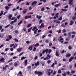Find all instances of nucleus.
Masks as SVG:
<instances>
[{
	"label": "nucleus",
	"instance_id": "6e6d98bb",
	"mask_svg": "<svg viewBox=\"0 0 76 76\" xmlns=\"http://www.w3.org/2000/svg\"><path fill=\"white\" fill-rule=\"evenodd\" d=\"M66 52V51H64V50H62V52L61 53L62 54L63 53H64V52Z\"/></svg>",
	"mask_w": 76,
	"mask_h": 76
},
{
	"label": "nucleus",
	"instance_id": "5fc2aeb1",
	"mask_svg": "<svg viewBox=\"0 0 76 76\" xmlns=\"http://www.w3.org/2000/svg\"><path fill=\"white\" fill-rule=\"evenodd\" d=\"M47 56L49 58H51V56H50V55L49 54H48L47 55Z\"/></svg>",
	"mask_w": 76,
	"mask_h": 76
},
{
	"label": "nucleus",
	"instance_id": "0e129e2a",
	"mask_svg": "<svg viewBox=\"0 0 76 76\" xmlns=\"http://www.w3.org/2000/svg\"><path fill=\"white\" fill-rule=\"evenodd\" d=\"M51 62V61L50 60H48L47 61V63L49 64Z\"/></svg>",
	"mask_w": 76,
	"mask_h": 76
},
{
	"label": "nucleus",
	"instance_id": "37998d69",
	"mask_svg": "<svg viewBox=\"0 0 76 76\" xmlns=\"http://www.w3.org/2000/svg\"><path fill=\"white\" fill-rule=\"evenodd\" d=\"M13 5V4L11 3L8 4H7V5L9 6H12Z\"/></svg>",
	"mask_w": 76,
	"mask_h": 76
},
{
	"label": "nucleus",
	"instance_id": "680f3d73",
	"mask_svg": "<svg viewBox=\"0 0 76 76\" xmlns=\"http://www.w3.org/2000/svg\"><path fill=\"white\" fill-rule=\"evenodd\" d=\"M14 44H11L10 45V47H12V46H14Z\"/></svg>",
	"mask_w": 76,
	"mask_h": 76
},
{
	"label": "nucleus",
	"instance_id": "5701e85b",
	"mask_svg": "<svg viewBox=\"0 0 76 76\" xmlns=\"http://www.w3.org/2000/svg\"><path fill=\"white\" fill-rule=\"evenodd\" d=\"M23 22V21H22V20H21V21H19L18 24V25H19L20 24H21Z\"/></svg>",
	"mask_w": 76,
	"mask_h": 76
},
{
	"label": "nucleus",
	"instance_id": "bb28decb",
	"mask_svg": "<svg viewBox=\"0 0 76 76\" xmlns=\"http://www.w3.org/2000/svg\"><path fill=\"white\" fill-rule=\"evenodd\" d=\"M40 1H43L44 3H45L47 2V0H40Z\"/></svg>",
	"mask_w": 76,
	"mask_h": 76
},
{
	"label": "nucleus",
	"instance_id": "f8f14e48",
	"mask_svg": "<svg viewBox=\"0 0 76 76\" xmlns=\"http://www.w3.org/2000/svg\"><path fill=\"white\" fill-rule=\"evenodd\" d=\"M34 65L35 66H37L39 65V62L38 61L37 62V63L35 62L34 63Z\"/></svg>",
	"mask_w": 76,
	"mask_h": 76
},
{
	"label": "nucleus",
	"instance_id": "7ed1b4c3",
	"mask_svg": "<svg viewBox=\"0 0 76 76\" xmlns=\"http://www.w3.org/2000/svg\"><path fill=\"white\" fill-rule=\"evenodd\" d=\"M64 39L62 38V36H60L58 38V40L61 43H63V40H64Z\"/></svg>",
	"mask_w": 76,
	"mask_h": 76
},
{
	"label": "nucleus",
	"instance_id": "9d476101",
	"mask_svg": "<svg viewBox=\"0 0 76 76\" xmlns=\"http://www.w3.org/2000/svg\"><path fill=\"white\" fill-rule=\"evenodd\" d=\"M4 58H2L0 59V61L2 63H4L5 62Z\"/></svg>",
	"mask_w": 76,
	"mask_h": 76
},
{
	"label": "nucleus",
	"instance_id": "c756f323",
	"mask_svg": "<svg viewBox=\"0 0 76 76\" xmlns=\"http://www.w3.org/2000/svg\"><path fill=\"white\" fill-rule=\"evenodd\" d=\"M26 58V57H24L23 56L22 58H21V60H23L24 59H25Z\"/></svg>",
	"mask_w": 76,
	"mask_h": 76
},
{
	"label": "nucleus",
	"instance_id": "a18cd8bd",
	"mask_svg": "<svg viewBox=\"0 0 76 76\" xmlns=\"http://www.w3.org/2000/svg\"><path fill=\"white\" fill-rule=\"evenodd\" d=\"M21 17V15H18L17 17V18L18 19H19Z\"/></svg>",
	"mask_w": 76,
	"mask_h": 76
},
{
	"label": "nucleus",
	"instance_id": "a19ab883",
	"mask_svg": "<svg viewBox=\"0 0 76 76\" xmlns=\"http://www.w3.org/2000/svg\"><path fill=\"white\" fill-rule=\"evenodd\" d=\"M62 20V16H61L60 17L58 18V20Z\"/></svg>",
	"mask_w": 76,
	"mask_h": 76
},
{
	"label": "nucleus",
	"instance_id": "69168bd1",
	"mask_svg": "<svg viewBox=\"0 0 76 76\" xmlns=\"http://www.w3.org/2000/svg\"><path fill=\"white\" fill-rule=\"evenodd\" d=\"M31 68V66H28V69H30Z\"/></svg>",
	"mask_w": 76,
	"mask_h": 76
},
{
	"label": "nucleus",
	"instance_id": "09e8293b",
	"mask_svg": "<svg viewBox=\"0 0 76 76\" xmlns=\"http://www.w3.org/2000/svg\"><path fill=\"white\" fill-rule=\"evenodd\" d=\"M71 73L72 74L75 73V71L72 70L71 71Z\"/></svg>",
	"mask_w": 76,
	"mask_h": 76
},
{
	"label": "nucleus",
	"instance_id": "473e14b6",
	"mask_svg": "<svg viewBox=\"0 0 76 76\" xmlns=\"http://www.w3.org/2000/svg\"><path fill=\"white\" fill-rule=\"evenodd\" d=\"M56 55L57 56H59V54L58 53V52L57 51H56Z\"/></svg>",
	"mask_w": 76,
	"mask_h": 76
},
{
	"label": "nucleus",
	"instance_id": "412c9836",
	"mask_svg": "<svg viewBox=\"0 0 76 76\" xmlns=\"http://www.w3.org/2000/svg\"><path fill=\"white\" fill-rule=\"evenodd\" d=\"M5 8L7 11H8L9 9V7L8 6H5Z\"/></svg>",
	"mask_w": 76,
	"mask_h": 76
},
{
	"label": "nucleus",
	"instance_id": "e2e57ef3",
	"mask_svg": "<svg viewBox=\"0 0 76 76\" xmlns=\"http://www.w3.org/2000/svg\"><path fill=\"white\" fill-rule=\"evenodd\" d=\"M53 33V31L52 30H50L49 31V33L50 34H52Z\"/></svg>",
	"mask_w": 76,
	"mask_h": 76
},
{
	"label": "nucleus",
	"instance_id": "423d86ee",
	"mask_svg": "<svg viewBox=\"0 0 76 76\" xmlns=\"http://www.w3.org/2000/svg\"><path fill=\"white\" fill-rule=\"evenodd\" d=\"M7 67H9V66L8 65H6V66H3V71H4V70H6V69H7Z\"/></svg>",
	"mask_w": 76,
	"mask_h": 76
},
{
	"label": "nucleus",
	"instance_id": "338daca9",
	"mask_svg": "<svg viewBox=\"0 0 76 76\" xmlns=\"http://www.w3.org/2000/svg\"><path fill=\"white\" fill-rule=\"evenodd\" d=\"M75 37V35H72L71 37V38L72 39L73 38H74Z\"/></svg>",
	"mask_w": 76,
	"mask_h": 76
},
{
	"label": "nucleus",
	"instance_id": "c03bdc74",
	"mask_svg": "<svg viewBox=\"0 0 76 76\" xmlns=\"http://www.w3.org/2000/svg\"><path fill=\"white\" fill-rule=\"evenodd\" d=\"M14 23V22H13V21H11V22L10 23V24L11 25H12Z\"/></svg>",
	"mask_w": 76,
	"mask_h": 76
},
{
	"label": "nucleus",
	"instance_id": "ea45409f",
	"mask_svg": "<svg viewBox=\"0 0 76 76\" xmlns=\"http://www.w3.org/2000/svg\"><path fill=\"white\" fill-rule=\"evenodd\" d=\"M53 44L52 42H50V43H49V46L50 47L52 46Z\"/></svg>",
	"mask_w": 76,
	"mask_h": 76
},
{
	"label": "nucleus",
	"instance_id": "f03ea898",
	"mask_svg": "<svg viewBox=\"0 0 76 76\" xmlns=\"http://www.w3.org/2000/svg\"><path fill=\"white\" fill-rule=\"evenodd\" d=\"M47 71L48 72V76H50L51 74H53V70H51V69H47ZM51 71V72H50Z\"/></svg>",
	"mask_w": 76,
	"mask_h": 76
},
{
	"label": "nucleus",
	"instance_id": "7c9ffc66",
	"mask_svg": "<svg viewBox=\"0 0 76 76\" xmlns=\"http://www.w3.org/2000/svg\"><path fill=\"white\" fill-rule=\"evenodd\" d=\"M73 0H69V4H71V3H72V2H73Z\"/></svg>",
	"mask_w": 76,
	"mask_h": 76
},
{
	"label": "nucleus",
	"instance_id": "4be33fe9",
	"mask_svg": "<svg viewBox=\"0 0 76 76\" xmlns=\"http://www.w3.org/2000/svg\"><path fill=\"white\" fill-rule=\"evenodd\" d=\"M33 49V47L32 46H29L28 48V50H30V51H31Z\"/></svg>",
	"mask_w": 76,
	"mask_h": 76
},
{
	"label": "nucleus",
	"instance_id": "a878e982",
	"mask_svg": "<svg viewBox=\"0 0 76 76\" xmlns=\"http://www.w3.org/2000/svg\"><path fill=\"white\" fill-rule=\"evenodd\" d=\"M31 26V24L30 23V24H28V26H27V28H29Z\"/></svg>",
	"mask_w": 76,
	"mask_h": 76
},
{
	"label": "nucleus",
	"instance_id": "e433bc0d",
	"mask_svg": "<svg viewBox=\"0 0 76 76\" xmlns=\"http://www.w3.org/2000/svg\"><path fill=\"white\" fill-rule=\"evenodd\" d=\"M14 28V27L12 25H10V28L11 29H12Z\"/></svg>",
	"mask_w": 76,
	"mask_h": 76
},
{
	"label": "nucleus",
	"instance_id": "a211bd4d",
	"mask_svg": "<svg viewBox=\"0 0 76 76\" xmlns=\"http://www.w3.org/2000/svg\"><path fill=\"white\" fill-rule=\"evenodd\" d=\"M24 63L25 65V66H27L28 64V60H26L24 61Z\"/></svg>",
	"mask_w": 76,
	"mask_h": 76
},
{
	"label": "nucleus",
	"instance_id": "1a4fd4ad",
	"mask_svg": "<svg viewBox=\"0 0 76 76\" xmlns=\"http://www.w3.org/2000/svg\"><path fill=\"white\" fill-rule=\"evenodd\" d=\"M22 74L21 71H20L18 72V74L17 75V76H21L22 75Z\"/></svg>",
	"mask_w": 76,
	"mask_h": 76
},
{
	"label": "nucleus",
	"instance_id": "603ef678",
	"mask_svg": "<svg viewBox=\"0 0 76 76\" xmlns=\"http://www.w3.org/2000/svg\"><path fill=\"white\" fill-rule=\"evenodd\" d=\"M68 48L69 50H71L72 48L71 47V46H69L68 47Z\"/></svg>",
	"mask_w": 76,
	"mask_h": 76
},
{
	"label": "nucleus",
	"instance_id": "4c0bfd02",
	"mask_svg": "<svg viewBox=\"0 0 76 76\" xmlns=\"http://www.w3.org/2000/svg\"><path fill=\"white\" fill-rule=\"evenodd\" d=\"M43 22V20H40L39 21V24H40L41 23H42Z\"/></svg>",
	"mask_w": 76,
	"mask_h": 76
},
{
	"label": "nucleus",
	"instance_id": "c9c22d12",
	"mask_svg": "<svg viewBox=\"0 0 76 76\" xmlns=\"http://www.w3.org/2000/svg\"><path fill=\"white\" fill-rule=\"evenodd\" d=\"M3 14V11H1V13H0V16H1Z\"/></svg>",
	"mask_w": 76,
	"mask_h": 76
},
{
	"label": "nucleus",
	"instance_id": "72a5a7b5",
	"mask_svg": "<svg viewBox=\"0 0 76 76\" xmlns=\"http://www.w3.org/2000/svg\"><path fill=\"white\" fill-rule=\"evenodd\" d=\"M47 60H49V59H50V58H48V57H46V58H44V59L45 60H47Z\"/></svg>",
	"mask_w": 76,
	"mask_h": 76
},
{
	"label": "nucleus",
	"instance_id": "bf43d9fd",
	"mask_svg": "<svg viewBox=\"0 0 76 76\" xmlns=\"http://www.w3.org/2000/svg\"><path fill=\"white\" fill-rule=\"evenodd\" d=\"M39 55H40V57H42L43 56V54H42V53H39Z\"/></svg>",
	"mask_w": 76,
	"mask_h": 76
},
{
	"label": "nucleus",
	"instance_id": "864d4df0",
	"mask_svg": "<svg viewBox=\"0 0 76 76\" xmlns=\"http://www.w3.org/2000/svg\"><path fill=\"white\" fill-rule=\"evenodd\" d=\"M55 65V64L54 63H53L52 64V65L51 66V67H53Z\"/></svg>",
	"mask_w": 76,
	"mask_h": 76
},
{
	"label": "nucleus",
	"instance_id": "774afa93",
	"mask_svg": "<svg viewBox=\"0 0 76 76\" xmlns=\"http://www.w3.org/2000/svg\"><path fill=\"white\" fill-rule=\"evenodd\" d=\"M62 75L63 76H66V73L62 74Z\"/></svg>",
	"mask_w": 76,
	"mask_h": 76
},
{
	"label": "nucleus",
	"instance_id": "aec40b11",
	"mask_svg": "<svg viewBox=\"0 0 76 76\" xmlns=\"http://www.w3.org/2000/svg\"><path fill=\"white\" fill-rule=\"evenodd\" d=\"M32 28H33L32 27H30V28H28V32H30L31 31Z\"/></svg>",
	"mask_w": 76,
	"mask_h": 76
},
{
	"label": "nucleus",
	"instance_id": "6ab92c4d",
	"mask_svg": "<svg viewBox=\"0 0 76 76\" xmlns=\"http://www.w3.org/2000/svg\"><path fill=\"white\" fill-rule=\"evenodd\" d=\"M12 14H9V16H8V17L9 18V19H11L12 18Z\"/></svg>",
	"mask_w": 76,
	"mask_h": 76
},
{
	"label": "nucleus",
	"instance_id": "f704fd0d",
	"mask_svg": "<svg viewBox=\"0 0 76 76\" xmlns=\"http://www.w3.org/2000/svg\"><path fill=\"white\" fill-rule=\"evenodd\" d=\"M18 66V64L17 62H15L14 63V66Z\"/></svg>",
	"mask_w": 76,
	"mask_h": 76
},
{
	"label": "nucleus",
	"instance_id": "79ce46f5",
	"mask_svg": "<svg viewBox=\"0 0 76 76\" xmlns=\"http://www.w3.org/2000/svg\"><path fill=\"white\" fill-rule=\"evenodd\" d=\"M72 19L73 20H74L75 19H76V17L75 16H74L73 17Z\"/></svg>",
	"mask_w": 76,
	"mask_h": 76
},
{
	"label": "nucleus",
	"instance_id": "052dcab7",
	"mask_svg": "<svg viewBox=\"0 0 76 76\" xmlns=\"http://www.w3.org/2000/svg\"><path fill=\"white\" fill-rule=\"evenodd\" d=\"M66 30L65 29H64L62 30V32L64 33L66 32Z\"/></svg>",
	"mask_w": 76,
	"mask_h": 76
},
{
	"label": "nucleus",
	"instance_id": "4d7b16f0",
	"mask_svg": "<svg viewBox=\"0 0 76 76\" xmlns=\"http://www.w3.org/2000/svg\"><path fill=\"white\" fill-rule=\"evenodd\" d=\"M38 58V57L37 56H36L35 57L34 59L35 60H36Z\"/></svg>",
	"mask_w": 76,
	"mask_h": 76
},
{
	"label": "nucleus",
	"instance_id": "dca6fc26",
	"mask_svg": "<svg viewBox=\"0 0 76 76\" xmlns=\"http://www.w3.org/2000/svg\"><path fill=\"white\" fill-rule=\"evenodd\" d=\"M60 4H61L60 3H58V4H56L54 5V7L57 8V7H58V6H59L60 5Z\"/></svg>",
	"mask_w": 76,
	"mask_h": 76
},
{
	"label": "nucleus",
	"instance_id": "393cba45",
	"mask_svg": "<svg viewBox=\"0 0 76 76\" xmlns=\"http://www.w3.org/2000/svg\"><path fill=\"white\" fill-rule=\"evenodd\" d=\"M70 40V37H68L67 38H66L65 39V40L66 41H69V40Z\"/></svg>",
	"mask_w": 76,
	"mask_h": 76
},
{
	"label": "nucleus",
	"instance_id": "39448f33",
	"mask_svg": "<svg viewBox=\"0 0 76 76\" xmlns=\"http://www.w3.org/2000/svg\"><path fill=\"white\" fill-rule=\"evenodd\" d=\"M34 73L38 75V76H40L43 74L42 72H41L35 71Z\"/></svg>",
	"mask_w": 76,
	"mask_h": 76
},
{
	"label": "nucleus",
	"instance_id": "4468645a",
	"mask_svg": "<svg viewBox=\"0 0 76 76\" xmlns=\"http://www.w3.org/2000/svg\"><path fill=\"white\" fill-rule=\"evenodd\" d=\"M22 48H18L17 49V51L18 52H20L22 51Z\"/></svg>",
	"mask_w": 76,
	"mask_h": 76
},
{
	"label": "nucleus",
	"instance_id": "13d9d810",
	"mask_svg": "<svg viewBox=\"0 0 76 76\" xmlns=\"http://www.w3.org/2000/svg\"><path fill=\"white\" fill-rule=\"evenodd\" d=\"M32 16L31 15H30L29 16H28V18H31Z\"/></svg>",
	"mask_w": 76,
	"mask_h": 76
},
{
	"label": "nucleus",
	"instance_id": "20e7f679",
	"mask_svg": "<svg viewBox=\"0 0 76 76\" xmlns=\"http://www.w3.org/2000/svg\"><path fill=\"white\" fill-rule=\"evenodd\" d=\"M32 31H34V33L35 34H37V31L38 30V28H37V27L36 26H35L32 29Z\"/></svg>",
	"mask_w": 76,
	"mask_h": 76
},
{
	"label": "nucleus",
	"instance_id": "f3484780",
	"mask_svg": "<svg viewBox=\"0 0 76 76\" xmlns=\"http://www.w3.org/2000/svg\"><path fill=\"white\" fill-rule=\"evenodd\" d=\"M27 9H25L24 11H23V14H25L27 12Z\"/></svg>",
	"mask_w": 76,
	"mask_h": 76
},
{
	"label": "nucleus",
	"instance_id": "f257e3e1",
	"mask_svg": "<svg viewBox=\"0 0 76 76\" xmlns=\"http://www.w3.org/2000/svg\"><path fill=\"white\" fill-rule=\"evenodd\" d=\"M52 52V50L51 49H50L49 50L48 49H46L45 50H43L42 52V54H44L45 53V52L46 54L48 53V54H50Z\"/></svg>",
	"mask_w": 76,
	"mask_h": 76
},
{
	"label": "nucleus",
	"instance_id": "6e6552de",
	"mask_svg": "<svg viewBox=\"0 0 76 76\" xmlns=\"http://www.w3.org/2000/svg\"><path fill=\"white\" fill-rule=\"evenodd\" d=\"M37 3V1H35L32 2L31 3V5H34V4L36 5Z\"/></svg>",
	"mask_w": 76,
	"mask_h": 76
},
{
	"label": "nucleus",
	"instance_id": "2f4dec72",
	"mask_svg": "<svg viewBox=\"0 0 76 76\" xmlns=\"http://www.w3.org/2000/svg\"><path fill=\"white\" fill-rule=\"evenodd\" d=\"M58 15H59V13H56V14L55 16L57 18L58 17Z\"/></svg>",
	"mask_w": 76,
	"mask_h": 76
},
{
	"label": "nucleus",
	"instance_id": "cd10ccee",
	"mask_svg": "<svg viewBox=\"0 0 76 76\" xmlns=\"http://www.w3.org/2000/svg\"><path fill=\"white\" fill-rule=\"evenodd\" d=\"M14 40L15 41V42H18L19 41V40L18 39H17L15 38V39H13V40Z\"/></svg>",
	"mask_w": 76,
	"mask_h": 76
},
{
	"label": "nucleus",
	"instance_id": "49530a36",
	"mask_svg": "<svg viewBox=\"0 0 76 76\" xmlns=\"http://www.w3.org/2000/svg\"><path fill=\"white\" fill-rule=\"evenodd\" d=\"M10 24H8V25H7V26H5V28H8L10 27Z\"/></svg>",
	"mask_w": 76,
	"mask_h": 76
},
{
	"label": "nucleus",
	"instance_id": "c85d7f7f",
	"mask_svg": "<svg viewBox=\"0 0 76 76\" xmlns=\"http://www.w3.org/2000/svg\"><path fill=\"white\" fill-rule=\"evenodd\" d=\"M61 10L62 11H63L64 12H66V11H67V10H66V9H61Z\"/></svg>",
	"mask_w": 76,
	"mask_h": 76
},
{
	"label": "nucleus",
	"instance_id": "ddd939ff",
	"mask_svg": "<svg viewBox=\"0 0 76 76\" xmlns=\"http://www.w3.org/2000/svg\"><path fill=\"white\" fill-rule=\"evenodd\" d=\"M70 56H71V54L69 53L66 54L65 56L66 57V58L70 57Z\"/></svg>",
	"mask_w": 76,
	"mask_h": 76
},
{
	"label": "nucleus",
	"instance_id": "58836bf2",
	"mask_svg": "<svg viewBox=\"0 0 76 76\" xmlns=\"http://www.w3.org/2000/svg\"><path fill=\"white\" fill-rule=\"evenodd\" d=\"M17 18H15V19L13 21V22H14V23H15L17 21Z\"/></svg>",
	"mask_w": 76,
	"mask_h": 76
},
{
	"label": "nucleus",
	"instance_id": "8fccbe9b",
	"mask_svg": "<svg viewBox=\"0 0 76 76\" xmlns=\"http://www.w3.org/2000/svg\"><path fill=\"white\" fill-rule=\"evenodd\" d=\"M1 55H6V54L5 53H1Z\"/></svg>",
	"mask_w": 76,
	"mask_h": 76
},
{
	"label": "nucleus",
	"instance_id": "2eb2a0df",
	"mask_svg": "<svg viewBox=\"0 0 76 76\" xmlns=\"http://www.w3.org/2000/svg\"><path fill=\"white\" fill-rule=\"evenodd\" d=\"M73 23H74V21L72 20L71 21H70V23H69V25L70 26H72L73 25Z\"/></svg>",
	"mask_w": 76,
	"mask_h": 76
},
{
	"label": "nucleus",
	"instance_id": "9b49d317",
	"mask_svg": "<svg viewBox=\"0 0 76 76\" xmlns=\"http://www.w3.org/2000/svg\"><path fill=\"white\" fill-rule=\"evenodd\" d=\"M73 59H74V57L72 56L69 59V62H72V60H73Z\"/></svg>",
	"mask_w": 76,
	"mask_h": 76
},
{
	"label": "nucleus",
	"instance_id": "0eeeda50",
	"mask_svg": "<svg viewBox=\"0 0 76 76\" xmlns=\"http://www.w3.org/2000/svg\"><path fill=\"white\" fill-rule=\"evenodd\" d=\"M45 27V25H44V23H42L41 24L40 26L39 27L40 29H41L42 28H44Z\"/></svg>",
	"mask_w": 76,
	"mask_h": 76
},
{
	"label": "nucleus",
	"instance_id": "3c124183",
	"mask_svg": "<svg viewBox=\"0 0 76 76\" xmlns=\"http://www.w3.org/2000/svg\"><path fill=\"white\" fill-rule=\"evenodd\" d=\"M24 53V52H22L21 53H20L19 55V56H20L22 54H23Z\"/></svg>",
	"mask_w": 76,
	"mask_h": 76
},
{
	"label": "nucleus",
	"instance_id": "de8ad7c7",
	"mask_svg": "<svg viewBox=\"0 0 76 76\" xmlns=\"http://www.w3.org/2000/svg\"><path fill=\"white\" fill-rule=\"evenodd\" d=\"M58 73H61V71L60 69H59L58 71Z\"/></svg>",
	"mask_w": 76,
	"mask_h": 76
},
{
	"label": "nucleus",
	"instance_id": "b1692460",
	"mask_svg": "<svg viewBox=\"0 0 76 76\" xmlns=\"http://www.w3.org/2000/svg\"><path fill=\"white\" fill-rule=\"evenodd\" d=\"M39 45V43H37L34 45V46L35 47H38Z\"/></svg>",
	"mask_w": 76,
	"mask_h": 76
}]
</instances>
